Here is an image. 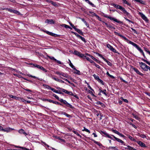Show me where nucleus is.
<instances>
[{
  "instance_id": "nucleus-1",
  "label": "nucleus",
  "mask_w": 150,
  "mask_h": 150,
  "mask_svg": "<svg viewBox=\"0 0 150 150\" xmlns=\"http://www.w3.org/2000/svg\"><path fill=\"white\" fill-rule=\"evenodd\" d=\"M100 133L101 134H103L104 135H105V136L106 137L108 138H109L111 139L112 140L115 141V140L113 139V137L115 139V140H116L117 142L120 143L122 144H123L125 145V144H124V142L123 141L118 138L116 137L113 135H110L108 133L103 131H101Z\"/></svg>"
},
{
  "instance_id": "nucleus-2",
  "label": "nucleus",
  "mask_w": 150,
  "mask_h": 150,
  "mask_svg": "<svg viewBox=\"0 0 150 150\" xmlns=\"http://www.w3.org/2000/svg\"><path fill=\"white\" fill-rule=\"evenodd\" d=\"M52 96L56 99L59 100L61 102L65 104L67 106L72 109H73L74 108V107L72 105L68 103L66 100H64L62 99H59V97L55 94H53Z\"/></svg>"
},
{
  "instance_id": "nucleus-3",
  "label": "nucleus",
  "mask_w": 150,
  "mask_h": 150,
  "mask_svg": "<svg viewBox=\"0 0 150 150\" xmlns=\"http://www.w3.org/2000/svg\"><path fill=\"white\" fill-rule=\"evenodd\" d=\"M112 5L116 8H118L121 11H122L124 13L126 14L127 15H129V13L127 12L125 8L122 6L115 4H113Z\"/></svg>"
},
{
  "instance_id": "nucleus-4",
  "label": "nucleus",
  "mask_w": 150,
  "mask_h": 150,
  "mask_svg": "<svg viewBox=\"0 0 150 150\" xmlns=\"http://www.w3.org/2000/svg\"><path fill=\"white\" fill-rule=\"evenodd\" d=\"M129 43L135 47L142 54L143 56L145 57V56L143 51L136 44L132 41H129Z\"/></svg>"
},
{
  "instance_id": "nucleus-5",
  "label": "nucleus",
  "mask_w": 150,
  "mask_h": 150,
  "mask_svg": "<svg viewBox=\"0 0 150 150\" xmlns=\"http://www.w3.org/2000/svg\"><path fill=\"white\" fill-rule=\"evenodd\" d=\"M104 17L109 19L110 20H112L115 22L118 23L120 24H122V21L118 20L117 19L113 17H112L110 16H108L107 14H105L104 15Z\"/></svg>"
},
{
  "instance_id": "nucleus-6",
  "label": "nucleus",
  "mask_w": 150,
  "mask_h": 150,
  "mask_svg": "<svg viewBox=\"0 0 150 150\" xmlns=\"http://www.w3.org/2000/svg\"><path fill=\"white\" fill-rule=\"evenodd\" d=\"M139 63L141 69L145 71H147L148 66L146 64L142 62H139Z\"/></svg>"
},
{
  "instance_id": "nucleus-7",
  "label": "nucleus",
  "mask_w": 150,
  "mask_h": 150,
  "mask_svg": "<svg viewBox=\"0 0 150 150\" xmlns=\"http://www.w3.org/2000/svg\"><path fill=\"white\" fill-rule=\"evenodd\" d=\"M73 54L81 58H83L84 56V54L76 50L74 51Z\"/></svg>"
},
{
  "instance_id": "nucleus-8",
  "label": "nucleus",
  "mask_w": 150,
  "mask_h": 150,
  "mask_svg": "<svg viewBox=\"0 0 150 150\" xmlns=\"http://www.w3.org/2000/svg\"><path fill=\"white\" fill-rule=\"evenodd\" d=\"M139 15L142 19L146 22H148L149 20L146 16L142 13L139 12Z\"/></svg>"
},
{
  "instance_id": "nucleus-9",
  "label": "nucleus",
  "mask_w": 150,
  "mask_h": 150,
  "mask_svg": "<svg viewBox=\"0 0 150 150\" xmlns=\"http://www.w3.org/2000/svg\"><path fill=\"white\" fill-rule=\"evenodd\" d=\"M96 54L98 55V56L101 57L106 62L108 65L111 66L112 65V63L110 62L107 60L104 57L102 56L101 54L98 53H96Z\"/></svg>"
},
{
  "instance_id": "nucleus-10",
  "label": "nucleus",
  "mask_w": 150,
  "mask_h": 150,
  "mask_svg": "<svg viewBox=\"0 0 150 150\" xmlns=\"http://www.w3.org/2000/svg\"><path fill=\"white\" fill-rule=\"evenodd\" d=\"M106 46L111 51H112L113 52H114V53H118V52L110 44H107V45Z\"/></svg>"
},
{
  "instance_id": "nucleus-11",
  "label": "nucleus",
  "mask_w": 150,
  "mask_h": 150,
  "mask_svg": "<svg viewBox=\"0 0 150 150\" xmlns=\"http://www.w3.org/2000/svg\"><path fill=\"white\" fill-rule=\"evenodd\" d=\"M14 129L10 127H7L4 129L3 130V132H10L11 130H14Z\"/></svg>"
},
{
  "instance_id": "nucleus-12",
  "label": "nucleus",
  "mask_w": 150,
  "mask_h": 150,
  "mask_svg": "<svg viewBox=\"0 0 150 150\" xmlns=\"http://www.w3.org/2000/svg\"><path fill=\"white\" fill-rule=\"evenodd\" d=\"M103 22L105 23V25H106V27L108 28H109L110 29H115V28L113 27H112L111 25H110V24H108L107 23H105L104 21H103Z\"/></svg>"
},
{
  "instance_id": "nucleus-13",
  "label": "nucleus",
  "mask_w": 150,
  "mask_h": 150,
  "mask_svg": "<svg viewBox=\"0 0 150 150\" xmlns=\"http://www.w3.org/2000/svg\"><path fill=\"white\" fill-rule=\"evenodd\" d=\"M136 142H137L139 144V145L143 147H146V146L145 144L141 141H136Z\"/></svg>"
},
{
  "instance_id": "nucleus-14",
  "label": "nucleus",
  "mask_w": 150,
  "mask_h": 150,
  "mask_svg": "<svg viewBox=\"0 0 150 150\" xmlns=\"http://www.w3.org/2000/svg\"><path fill=\"white\" fill-rule=\"evenodd\" d=\"M48 101L50 103H52L56 104L59 105H62V104L59 103L56 101H54L53 100L51 99H49V100H48Z\"/></svg>"
},
{
  "instance_id": "nucleus-15",
  "label": "nucleus",
  "mask_w": 150,
  "mask_h": 150,
  "mask_svg": "<svg viewBox=\"0 0 150 150\" xmlns=\"http://www.w3.org/2000/svg\"><path fill=\"white\" fill-rule=\"evenodd\" d=\"M18 132L20 134H24L25 136H26L27 135V134L26 132H25L24 130L23 129H21L19 130L18 131Z\"/></svg>"
},
{
  "instance_id": "nucleus-16",
  "label": "nucleus",
  "mask_w": 150,
  "mask_h": 150,
  "mask_svg": "<svg viewBox=\"0 0 150 150\" xmlns=\"http://www.w3.org/2000/svg\"><path fill=\"white\" fill-rule=\"evenodd\" d=\"M137 73V74L140 75L141 76H143V74L142 73H141L139 71V70L136 68H134L133 69Z\"/></svg>"
},
{
  "instance_id": "nucleus-17",
  "label": "nucleus",
  "mask_w": 150,
  "mask_h": 150,
  "mask_svg": "<svg viewBox=\"0 0 150 150\" xmlns=\"http://www.w3.org/2000/svg\"><path fill=\"white\" fill-rule=\"evenodd\" d=\"M60 113L62 114H63V115H65L67 117H69V118H71L72 117L70 115H69V114L66 113L65 112H64L63 111H60Z\"/></svg>"
},
{
  "instance_id": "nucleus-18",
  "label": "nucleus",
  "mask_w": 150,
  "mask_h": 150,
  "mask_svg": "<svg viewBox=\"0 0 150 150\" xmlns=\"http://www.w3.org/2000/svg\"><path fill=\"white\" fill-rule=\"evenodd\" d=\"M90 56H91L90 54L88 53H86L85 55H84V57L87 59V60L89 61V60L91 59L89 57Z\"/></svg>"
},
{
  "instance_id": "nucleus-19",
  "label": "nucleus",
  "mask_w": 150,
  "mask_h": 150,
  "mask_svg": "<svg viewBox=\"0 0 150 150\" xmlns=\"http://www.w3.org/2000/svg\"><path fill=\"white\" fill-rule=\"evenodd\" d=\"M50 90L54 92H55L56 93H59L60 94H63V93L62 92H59L57 90H56L54 88H51L50 89Z\"/></svg>"
},
{
  "instance_id": "nucleus-20",
  "label": "nucleus",
  "mask_w": 150,
  "mask_h": 150,
  "mask_svg": "<svg viewBox=\"0 0 150 150\" xmlns=\"http://www.w3.org/2000/svg\"><path fill=\"white\" fill-rule=\"evenodd\" d=\"M75 30L78 33H79V34L81 35H83V32L81 30H80L79 29H78V28H75Z\"/></svg>"
},
{
  "instance_id": "nucleus-21",
  "label": "nucleus",
  "mask_w": 150,
  "mask_h": 150,
  "mask_svg": "<svg viewBox=\"0 0 150 150\" xmlns=\"http://www.w3.org/2000/svg\"><path fill=\"white\" fill-rule=\"evenodd\" d=\"M9 96L11 98H14L16 100H19V97H17L16 96H13L12 95H9Z\"/></svg>"
},
{
  "instance_id": "nucleus-22",
  "label": "nucleus",
  "mask_w": 150,
  "mask_h": 150,
  "mask_svg": "<svg viewBox=\"0 0 150 150\" xmlns=\"http://www.w3.org/2000/svg\"><path fill=\"white\" fill-rule=\"evenodd\" d=\"M126 135L127 137H128L129 138V139H130L131 140L133 141L134 142H136V140L135 139L133 138L131 136H130V135H128V134H127Z\"/></svg>"
},
{
  "instance_id": "nucleus-23",
  "label": "nucleus",
  "mask_w": 150,
  "mask_h": 150,
  "mask_svg": "<svg viewBox=\"0 0 150 150\" xmlns=\"http://www.w3.org/2000/svg\"><path fill=\"white\" fill-rule=\"evenodd\" d=\"M27 75L29 77H32L34 78H37V79H38L39 80L41 81L42 80V79L38 78L37 77L35 76H33L30 74H27Z\"/></svg>"
},
{
  "instance_id": "nucleus-24",
  "label": "nucleus",
  "mask_w": 150,
  "mask_h": 150,
  "mask_svg": "<svg viewBox=\"0 0 150 150\" xmlns=\"http://www.w3.org/2000/svg\"><path fill=\"white\" fill-rule=\"evenodd\" d=\"M91 140H92V141H93L96 144L99 146H102V144L101 143H100V142H97L93 139H91Z\"/></svg>"
},
{
  "instance_id": "nucleus-25",
  "label": "nucleus",
  "mask_w": 150,
  "mask_h": 150,
  "mask_svg": "<svg viewBox=\"0 0 150 150\" xmlns=\"http://www.w3.org/2000/svg\"><path fill=\"white\" fill-rule=\"evenodd\" d=\"M12 13L16 14L18 15H20L21 14L20 13L19 11L14 9H13Z\"/></svg>"
},
{
  "instance_id": "nucleus-26",
  "label": "nucleus",
  "mask_w": 150,
  "mask_h": 150,
  "mask_svg": "<svg viewBox=\"0 0 150 150\" xmlns=\"http://www.w3.org/2000/svg\"><path fill=\"white\" fill-rule=\"evenodd\" d=\"M55 73L56 74L58 75H59V76H62L64 72L61 71H57L55 72Z\"/></svg>"
},
{
  "instance_id": "nucleus-27",
  "label": "nucleus",
  "mask_w": 150,
  "mask_h": 150,
  "mask_svg": "<svg viewBox=\"0 0 150 150\" xmlns=\"http://www.w3.org/2000/svg\"><path fill=\"white\" fill-rule=\"evenodd\" d=\"M109 149H113L114 150H118V149L117 147H114V146H110L109 147Z\"/></svg>"
},
{
  "instance_id": "nucleus-28",
  "label": "nucleus",
  "mask_w": 150,
  "mask_h": 150,
  "mask_svg": "<svg viewBox=\"0 0 150 150\" xmlns=\"http://www.w3.org/2000/svg\"><path fill=\"white\" fill-rule=\"evenodd\" d=\"M62 26L64 27L65 28H69L71 29V28L70 27L69 25H67L65 24H62Z\"/></svg>"
},
{
  "instance_id": "nucleus-29",
  "label": "nucleus",
  "mask_w": 150,
  "mask_h": 150,
  "mask_svg": "<svg viewBox=\"0 0 150 150\" xmlns=\"http://www.w3.org/2000/svg\"><path fill=\"white\" fill-rule=\"evenodd\" d=\"M139 136L143 138H146V136L144 134H139Z\"/></svg>"
},
{
  "instance_id": "nucleus-30",
  "label": "nucleus",
  "mask_w": 150,
  "mask_h": 150,
  "mask_svg": "<svg viewBox=\"0 0 150 150\" xmlns=\"http://www.w3.org/2000/svg\"><path fill=\"white\" fill-rule=\"evenodd\" d=\"M67 94L71 96H73L76 98H77V96L76 95H74L71 91H69Z\"/></svg>"
},
{
  "instance_id": "nucleus-31",
  "label": "nucleus",
  "mask_w": 150,
  "mask_h": 150,
  "mask_svg": "<svg viewBox=\"0 0 150 150\" xmlns=\"http://www.w3.org/2000/svg\"><path fill=\"white\" fill-rule=\"evenodd\" d=\"M90 57H91L96 62H99V61L98 60H97V59L94 58L93 56H90Z\"/></svg>"
},
{
  "instance_id": "nucleus-32",
  "label": "nucleus",
  "mask_w": 150,
  "mask_h": 150,
  "mask_svg": "<svg viewBox=\"0 0 150 150\" xmlns=\"http://www.w3.org/2000/svg\"><path fill=\"white\" fill-rule=\"evenodd\" d=\"M123 3L126 4L127 5L130 6L131 4H130L126 0H122Z\"/></svg>"
},
{
  "instance_id": "nucleus-33",
  "label": "nucleus",
  "mask_w": 150,
  "mask_h": 150,
  "mask_svg": "<svg viewBox=\"0 0 150 150\" xmlns=\"http://www.w3.org/2000/svg\"><path fill=\"white\" fill-rule=\"evenodd\" d=\"M122 36H121V37L123 38L125 40H126V41L128 43H129V41H131L129 40L128 39H127L125 37L123 36L122 35H121Z\"/></svg>"
},
{
  "instance_id": "nucleus-34",
  "label": "nucleus",
  "mask_w": 150,
  "mask_h": 150,
  "mask_svg": "<svg viewBox=\"0 0 150 150\" xmlns=\"http://www.w3.org/2000/svg\"><path fill=\"white\" fill-rule=\"evenodd\" d=\"M69 65L71 68H72L73 69H76V68L73 65L71 62H70L69 63Z\"/></svg>"
},
{
  "instance_id": "nucleus-35",
  "label": "nucleus",
  "mask_w": 150,
  "mask_h": 150,
  "mask_svg": "<svg viewBox=\"0 0 150 150\" xmlns=\"http://www.w3.org/2000/svg\"><path fill=\"white\" fill-rule=\"evenodd\" d=\"M76 71H75L74 72V73L78 75H80V71L79 70H77L76 69H74Z\"/></svg>"
},
{
  "instance_id": "nucleus-36",
  "label": "nucleus",
  "mask_w": 150,
  "mask_h": 150,
  "mask_svg": "<svg viewBox=\"0 0 150 150\" xmlns=\"http://www.w3.org/2000/svg\"><path fill=\"white\" fill-rule=\"evenodd\" d=\"M93 76H94V78L95 79H96V80H97V81H98V80H99V79H100L99 77L98 76L96 75L95 74H94L93 75Z\"/></svg>"
},
{
  "instance_id": "nucleus-37",
  "label": "nucleus",
  "mask_w": 150,
  "mask_h": 150,
  "mask_svg": "<svg viewBox=\"0 0 150 150\" xmlns=\"http://www.w3.org/2000/svg\"><path fill=\"white\" fill-rule=\"evenodd\" d=\"M50 76V77H51L52 79L54 80H55L57 81H58L59 79H58L56 78H55V77H54L52 75H51V76Z\"/></svg>"
},
{
  "instance_id": "nucleus-38",
  "label": "nucleus",
  "mask_w": 150,
  "mask_h": 150,
  "mask_svg": "<svg viewBox=\"0 0 150 150\" xmlns=\"http://www.w3.org/2000/svg\"><path fill=\"white\" fill-rule=\"evenodd\" d=\"M106 91V90H104L103 91H102L101 90H100V93H102L104 94H105V96H107V94H106L105 92Z\"/></svg>"
},
{
  "instance_id": "nucleus-39",
  "label": "nucleus",
  "mask_w": 150,
  "mask_h": 150,
  "mask_svg": "<svg viewBox=\"0 0 150 150\" xmlns=\"http://www.w3.org/2000/svg\"><path fill=\"white\" fill-rule=\"evenodd\" d=\"M83 128L84 129L82 130L83 131H86L87 132H88L89 133H90V132L88 129L87 128H86L85 127H84Z\"/></svg>"
},
{
  "instance_id": "nucleus-40",
  "label": "nucleus",
  "mask_w": 150,
  "mask_h": 150,
  "mask_svg": "<svg viewBox=\"0 0 150 150\" xmlns=\"http://www.w3.org/2000/svg\"><path fill=\"white\" fill-rule=\"evenodd\" d=\"M43 86H44V87H45L46 88H48L49 89H50H50L51 88L49 86H48L46 84H43Z\"/></svg>"
},
{
  "instance_id": "nucleus-41",
  "label": "nucleus",
  "mask_w": 150,
  "mask_h": 150,
  "mask_svg": "<svg viewBox=\"0 0 150 150\" xmlns=\"http://www.w3.org/2000/svg\"><path fill=\"white\" fill-rule=\"evenodd\" d=\"M73 132H74V134H75L79 136L80 137H81V135L77 132L75 131H73Z\"/></svg>"
},
{
  "instance_id": "nucleus-42",
  "label": "nucleus",
  "mask_w": 150,
  "mask_h": 150,
  "mask_svg": "<svg viewBox=\"0 0 150 150\" xmlns=\"http://www.w3.org/2000/svg\"><path fill=\"white\" fill-rule=\"evenodd\" d=\"M112 131L113 132H114L118 135L119 133H120V132H119L117 131L116 130H115V129H113L112 130Z\"/></svg>"
},
{
  "instance_id": "nucleus-43",
  "label": "nucleus",
  "mask_w": 150,
  "mask_h": 150,
  "mask_svg": "<svg viewBox=\"0 0 150 150\" xmlns=\"http://www.w3.org/2000/svg\"><path fill=\"white\" fill-rule=\"evenodd\" d=\"M79 38H80L82 41H83L84 42H86V41L85 40V39L84 37H82L81 36H80V37H79Z\"/></svg>"
},
{
  "instance_id": "nucleus-44",
  "label": "nucleus",
  "mask_w": 150,
  "mask_h": 150,
  "mask_svg": "<svg viewBox=\"0 0 150 150\" xmlns=\"http://www.w3.org/2000/svg\"><path fill=\"white\" fill-rule=\"evenodd\" d=\"M40 69L42 70L43 71H44L45 72H47V70L45 69L43 67L41 66L40 68Z\"/></svg>"
},
{
  "instance_id": "nucleus-45",
  "label": "nucleus",
  "mask_w": 150,
  "mask_h": 150,
  "mask_svg": "<svg viewBox=\"0 0 150 150\" xmlns=\"http://www.w3.org/2000/svg\"><path fill=\"white\" fill-rule=\"evenodd\" d=\"M62 76L63 77H66V78H69V76H68V75L67 74L64 73H63V75Z\"/></svg>"
},
{
  "instance_id": "nucleus-46",
  "label": "nucleus",
  "mask_w": 150,
  "mask_h": 150,
  "mask_svg": "<svg viewBox=\"0 0 150 150\" xmlns=\"http://www.w3.org/2000/svg\"><path fill=\"white\" fill-rule=\"evenodd\" d=\"M48 57L50 59L53 60H54L55 61V60H57V59L53 57L48 56Z\"/></svg>"
},
{
  "instance_id": "nucleus-47",
  "label": "nucleus",
  "mask_w": 150,
  "mask_h": 150,
  "mask_svg": "<svg viewBox=\"0 0 150 150\" xmlns=\"http://www.w3.org/2000/svg\"><path fill=\"white\" fill-rule=\"evenodd\" d=\"M120 99L122 100L124 102H126V103H127L128 102V100L127 99H125L123 98L122 97H121Z\"/></svg>"
},
{
  "instance_id": "nucleus-48",
  "label": "nucleus",
  "mask_w": 150,
  "mask_h": 150,
  "mask_svg": "<svg viewBox=\"0 0 150 150\" xmlns=\"http://www.w3.org/2000/svg\"><path fill=\"white\" fill-rule=\"evenodd\" d=\"M142 60L150 66V62H148L143 59H142Z\"/></svg>"
},
{
  "instance_id": "nucleus-49",
  "label": "nucleus",
  "mask_w": 150,
  "mask_h": 150,
  "mask_svg": "<svg viewBox=\"0 0 150 150\" xmlns=\"http://www.w3.org/2000/svg\"><path fill=\"white\" fill-rule=\"evenodd\" d=\"M132 115L135 119H138L139 117H138V116L137 115H136L134 113H132Z\"/></svg>"
},
{
  "instance_id": "nucleus-50",
  "label": "nucleus",
  "mask_w": 150,
  "mask_h": 150,
  "mask_svg": "<svg viewBox=\"0 0 150 150\" xmlns=\"http://www.w3.org/2000/svg\"><path fill=\"white\" fill-rule=\"evenodd\" d=\"M88 4H89L92 7H95V5L93 4L91 2H90V1H89L88 3Z\"/></svg>"
},
{
  "instance_id": "nucleus-51",
  "label": "nucleus",
  "mask_w": 150,
  "mask_h": 150,
  "mask_svg": "<svg viewBox=\"0 0 150 150\" xmlns=\"http://www.w3.org/2000/svg\"><path fill=\"white\" fill-rule=\"evenodd\" d=\"M54 23L53 20H49V23L50 24H53Z\"/></svg>"
},
{
  "instance_id": "nucleus-52",
  "label": "nucleus",
  "mask_w": 150,
  "mask_h": 150,
  "mask_svg": "<svg viewBox=\"0 0 150 150\" xmlns=\"http://www.w3.org/2000/svg\"><path fill=\"white\" fill-rule=\"evenodd\" d=\"M18 100L20 101H21V102H24L25 101H26V100H25L23 98H19V100Z\"/></svg>"
},
{
  "instance_id": "nucleus-53",
  "label": "nucleus",
  "mask_w": 150,
  "mask_h": 150,
  "mask_svg": "<svg viewBox=\"0 0 150 150\" xmlns=\"http://www.w3.org/2000/svg\"><path fill=\"white\" fill-rule=\"evenodd\" d=\"M114 33H115L116 35H118V36H120V37L121 36H121V35H121L120 33H118L117 32H116V31H115V32H114Z\"/></svg>"
},
{
  "instance_id": "nucleus-54",
  "label": "nucleus",
  "mask_w": 150,
  "mask_h": 150,
  "mask_svg": "<svg viewBox=\"0 0 150 150\" xmlns=\"http://www.w3.org/2000/svg\"><path fill=\"white\" fill-rule=\"evenodd\" d=\"M50 35L56 37L58 36V35L51 32Z\"/></svg>"
},
{
  "instance_id": "nucleus-55",
  "label": "nucleus",
  "mask_w": 150,
  "mask_h": 150,
  "mask_svg": "<svg viewBox=\"0 0 150 150\" xmlns=\"http://www.w3.org/2000/svg\"><path fill=\"white\" fill-rule=\"evenodd\" d=\"M33 65L35 67H37L39 69H40V68L41 67V66H40L39 65H37V64H33Z\"/></svg>"
},
{
  "instance_id": "nucleus-56",
  "label": "nucleus",
  "mask_w": 150,
  "mask_h": 150,
  "mask_svg": "<svg viewBox=\"0 0 150 150\" xmlns=\"http://www.w3.org/2000/svg\"><path fill=\"white\" fill-rule=\"evenodd\" d=\"M59 88L60 89L61 91L64 92L65 93L66 91L67 90L64 88Z\"/></svg>"
},
{
  "instance_id": "nucleus-57",
  "label": "nucleus",
  "mask_w": 150,
  "mask_h": 150,
  "mask_svg": "<svg viewBox=\"0 0 150 150\" xmlns=\"http://www.w3.org/2000/svg\"><path fill=\"white\" fill-rule=\"evenodd\" d=\"M98 81L100 83H101L103 85V81L100 79H99V80H98Z\"/></svg>"
},
{
  "instance_id": "nucleus-58",
  "label": "nucleus",
  "mask_w": 150,
  "mask_h": 150,
  "mask_svg": "<svg viewBox=\"0 0 150 150\" xmlns=\"http://www.w3.org/2000/svg\"><path fill=\"white\" fill-rule=\"evenodd\" d=\"M125 18L126 21H128L129 22L131 23H133V22L132 21L130 20H129V19H128L127 18Z\"/></svg>"
},
{
  "instance_id": "nucleus-59",
  "label": "nucleus",
  "mask_w": 150,
  "mask_h": 150,
  "mask_svg": "<svg viewBox=\"0 0 150 150\" xmlns=\"http://www.w3.org/2000/svg\"><path fill=\"white\" fill-rule=\"evenodd\" d=\"M128 147V149L129 150H133L134 148H133L132 147H131L129 146H127Z\"/></svg>"
},
{
  "instance_id": "nucleus-60",
  "label": "nucleus",
  "mask_w": 150,
  "mask_h": 150,
  "mask_svg": "<svg viewBox=\"0 0 150 150\" xmlns=\"http://www.w3.org/2000/svg\"><path fill=\"white\" fill-rule=\"evenodd\" d=\"M44 32L45 33H46L47 34H48L49 35H50L51 33V32H49V31H47V30H45V31H44Z\"/></svg>"
},
{
  "instance_id": "nucleus-61",
  "label": "nucleus",
  "mask_w": 150,
  "mask_h": 150,
  "mask_svg": "<svg viewBox=\"0 0 150 150\" xmlns=\"http://www.w3.org/2000/svg\"><path fill=\"white\" fill-rule=\"evenodd\" d=\"M44 32L45 33H46L47 34H48L49 35H50L51 33V32H49V31H47V30H45V31H44Z\"/></svg>"
},
{
  "instance_id": "nucleus-62",
  "label": "nucleus",
  "mask_w": 150,
  "mask_h": 150,
  "mask_svg": "<svg viewBox=\"0 0 150 150\" xmlns=\"http://www.w3.org/2000/svg\"><path fill=\"white\" fill-rule=\"evenodd\" d=\"M101 103L100 101H98L96 103V104L98 105H100Z\"/></svg>"
},
{
  "instance_id": "nucleus-63",
  "label": "nucleus",
  "mask_w": 150,
  "mask_h": 150,
  "mask_svg": "<svg viewBox=\"0 0 150 150\" xmlns=\"http://www.w3.org/2000/svg\"><path fill=\"white\" fill-rule=\"evenodd\" d=\"M6 10L7 11H9V12H10L11 13H12V11H13V9H10V8H7Z\"/></svg>"
},
{
  "instance_id": "nucleus-64",
  "label": "nucleus",
  "mask_w": 150,
  "mask_h": 150,
  "mask_svg": "<svg viewBox=\"0 0 150 150\" xmlns=\"http://www.w3.org/2000/svg\"><path fill=\"white\" fill-rule=\"evenodd\" d=\"M118 135L122 137H125V136L124 135L120 133H119Z\"/></svg>"
}]
</instances>
